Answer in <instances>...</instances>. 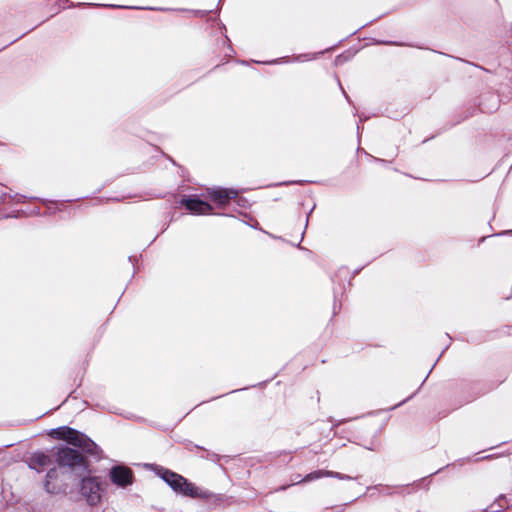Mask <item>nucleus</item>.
<instances>
[{"mask_svg": "<svg viewBox=\"0 0 512 512\" xmlns=\"http://www.w3.org/2000/svg\"><path fill=\"white\" fill-rule=\"evenodd\" d=\"M161 478L177 493L192 498H206L208 494L199 490L193 483L183 476L169 470L161 474Z\"/></svg>", "mask_w": 512, "mask_h": 512, "instance_id": "f257e3e1", "label": "nucleus"}, {"mask_svg": "<svg viewBox=\"0 0 512 512\" xmlns=\"http://www.w3.org/2000/svg\"><path fill=\"white\" fill-rule=\"evenodd\" d=\"M55 437L59 439H63L67 441L68 443L80 447L85 451H92V447L94 446V443L87 438L84 434L79 433L78 431L69 428V427H62L53 430L52 433Z\"/></svg>", "mask_w": 512, "mask_h": 512, "instance_id": "f03ea898", "label": "nucleus"}, {"mask_svg": "<svg viewBox=\"0 0 512 512\" xmlns=\"http://www.w3.org/2000/svg\"><path fill=\"white\" fill-rule=\"evenodd\" d=\"M55 437L59 439H63L67 441L68 443L80 447L85 451H92V447L94 446V443L87 438L84 434L79 433L78 431L69 428V427H62L53 430L52 433Z\"/></svg>", "mask_w": 512, "mask_h": 512, "instance_id": "7ed1b4c3", "label": "nucleus"}, {"mask_svg": "<svg viewBox=\"0 0 512 512\" xmlns=\"http://www.w3.org/2000/svg\"><path fill=\"white\" fill-rule=\"evenodd\" d=\"M104 488L97 477L87 476L82 479L81 494L90 505L101 502Z\"/></svg>", "mask_w": 512, "mask_h": 512, "instance_id": "20e7f679", "label": "nucleus"}, {"mask_svg": "<svg viewBox=\"0 0 512 512\" xmlns=\"http://www.w3.org/2000/svg\"><path fill=\"white\" fill-rule=\"evenodd\" d=\"M57 462L63 466L80 467L83 470L86 469L83 457L77 451L67 447L58 449Z\"/></svg>", "mask_w": 512, "mask_h": 512, "instance_id": "39448f33", "label": "nucleus"}, {"mask_svg": "<svg viewBox=\"0 0 512 512\" xmlns=\"http://www.w3.org/2000/svg\"><path fill=\"white\" fill-rule=\"evenodd\" d=\"M207 196L217 205L224 206L230 199L237 196V192L234 190H228L224 188H210L207 190Z\"/></svg>", "mask_w": 512, "mask_h": 512, "instance_id": "423d86ee", "label": "nucleus"}, {"mask_svg": "<svg viewBox=\"0 0 512 512\" xmlns=\"http://www.w3.org/2000/svg\"><path fill=\"white\" fill-rule=\"evenodd\" d=\"M111 481L121 487L132 484V472L129 468L123 466L113 467L110 471Z\"/></svg>", "mask_w": 512, "mask_h": 512, "instance_id": "0eeeda50", "label": "nucleus"}, {"mask_svg": "<svg viewBox=\"0 0 512 512\" xmlns=\"http://www.w3.org/2000/svg\"><path fill=\"white\" fill-rule=\"evenodd\" d=\"M183 204L185 207L194 214H209L212 211V206L197 198L184 199Z\"/></svg>", "mask_w": 512, "mask_h": 512, "instance_id": "6e6552de", "label": "nucleus"}, {"mask_svg": "<svg viewBox=\"0 0 512 512\" xmlns=\"http://www.w3.org/2000/svg\"><path fill=\"white\" fill-rule=\"evenodd\" d=\"M322 477H337L339 479H348L349 478V477L341 475L339 473H334V472L327 471V470H318V471H314L312 473L307 474L303 478L302 481L309 482V481H313V480H316V479H319Z\"/></svg>", "mask_w": 512, "mask_h": 512, "instance_id": "1a4fd4ad", "label": "nucleus"}, {"mask_svg": "<svg viewBox=\"0 0 512 512\" xmlns=\"http://www.w3.org/2000/svg\"><path fill=\"white\" fill-rule=\"evenodd\" d=\"M50 464V458L44 453H35L31 458V467H46Z\"/></svg>", "mask_w": 512, "mask_h": 512, "instance_id": "9d476101", "label": "nucleus"}, {"mask_svg": "<svg viewBox=\"0 0 512 512\" xmlns=\"http://www.w3.org/2000/svg\"><path fill=\"white\" fill-rule=\"evenodd\" d=\"M57 477V471L55 469H51L47 473V480L45 482V489L49 493H56L58 491V488L52 484V480Z\"/></svg>", "mask_w": 512, "mask_h": 512, "instance_id": "9b49d317", "label": "nucleus"}, {"mask_svg": "<svg viewBox=\"0 0 512 512\" xmlns=\"http://www.w3.org/2000/svg\"><path fill=\"white\" fill-rule=\"evenodd\" d=\"M78 468L80 469V467H78ZM81 470H82V472H80V475H83V472H84L85 470H83L82 468H81Z\"/></svg>", "mask_w": 512, "mask_h": 512, "instance_id": "f8f14e48", "label": "nucleus"}, {"mask_svg": "<svg viewBox=\"0 0 512 512\" xmlns=\"http://www.w3.org/2000/svg\"><path fill=\"white\" fill-rule=\"evenodd\" d=\"M491 512H498V510H496V509H492V511H491Z\"/></svg>", "mask_w": 512, "mask_h": 512, "instance_id": "ddd939ff", "label": "nucleus"}]
</instances>
